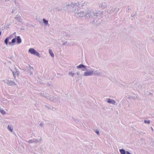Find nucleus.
I'll list each match as a JSON object with an SVG mask.
<instances>
[{
	"mask_svg": "<svg viewBox=\"0 0 154 154\" xmlns=\"http://www.w3.org/2000/svg\"><path fill=\"white\" fill-rule=\"evenodd\" d=\"M134 14H132L131 16L132 17H134Z\"/></svg>",
	"mask_w": 154,
	"mask_h": 154,
	"instance_id": "obj_49",
	"label": "nucleus"
},
{
	"mask_svg": "<svg viewBox=\"0 0 154 154\" xmlns=\"http://www.w3.org/2000/svg\"><path fill=\"white\" fill-rule=\"evenodd\" d=\"M44 149H43V148L42 147H40V150L42 151Z\"/></svg>",
	"mask_w": 154,
	"mask_h": 154,
	"instance_id": "obj_41",
	"label": "nucleus"
},
{
	"mask_svg": "<svg viewBox=\"0 0 154 154\" xmlns=\"http://www.w3.org/2000/svg\"><path fill=\"white\" fill-rule=\"evenodd\" d=\"M152 17V16L151 15V17H150L151 18Z\"/></svg>",
	"mask_w": 154,
	"mask_h": 154,
	"instance_id": "obj_51",
	"label": "nucleus"
},
{
	"mask_svg": "<svg viewBox=\"0 0 154 154\" xmlns=\"http://www.w3.org/2000/svg\"><path fill=\"white\" fill-rule=\"evenodd\" d=\"M152 93H150V92L149 93V95H152Z\"/></svg>",
	"mask_w": 154,
	"mask_h": 154,
	"instance_id": "obj_48",
	"label": "nucleus"
},
{
	"mask_svg": "<svg viewBox=\"0 0 154 154\" xmlns=\"http://www.w3.org/2000/svg\"><path fill=\"white\" fill-rule=\"evenodd\" d=\"M153 42H154V41H153Z\"/></svg>",
	"mask_w": 154,
	"mask_h": 154,
	"instance_id": "obj_55",
	"label": "nucleus"
},
{
	"mask_svg": "<svg viewBox=\"0 0 154 154\" xmlns=\"http://www.w3.org/2000/svg\"><path fill=\"white\" fill-rule=\"evenodd\" d=\"M15 33H16V32H14V34H15Z\"/></svg>",
	"mask_w": 154,
	"mask_h": 154,
	"instance_id": "obj_53",
	"label": "nucleus"
},
{
	"mask_svg": "<svg viewBox=\"0 0 154 154\" xmlns=\"http://www.w3.org/2000/svg\"><path fill=\"white\" fill-rule=\"evenodd\" d=\"M119 9H117V8H114L111 9V10L109 11L110 12H115V14H117L118 11Z\"/></svg>",
	"mask_w": 154,
	"mask_h": 154,
	"instance_id": "obj_14",
	"label": "nucleus"
},
{
	"mask_svg": "<svg viewBox=\"0 0 154 154\" xmlns=\"http://www.w3.org/2000/svg\"><path fill=\"white\" fill-rule=\"evenodd\" d=\"M34 154H37V153H34Z\"/></svg>",
	"mask_w": 154,
	"mask_h": 154,
	"instance_id": "obj_52",
	"label": "nucleus"
},
{
	"mask_svg": "<svg viewBox=\"0 0 154 154\" xmlns=\"http://www.w3.org/2000/svg\"><path fill=\"white\" fill-rule=\"evenodd\" d=\"M88 13L89 15L87 14L86 17H89V18H91L93 19H95L97 18L101 17L103 14V11H94L91 8L88 9Z\"/></svg>",
	"mask_w": 154,
	"mask_h": 154,
	"instance_id": "obj_1",
	"label": "nucleus"
},
{
	"mask_svg": "<svg viewBox=\"0 0 154 154\" xmlns=\"http://www.w3.org/2000/svg\"><path fill=\"white\" fill-rule=\"evenodd\" d=\"M88 2L87 1H82L80 3H79V7L80 8L81 7H83L85 6L88 4Z\"/></svg>",
	"mask_w": 154,
	"mask_h": 154,
	"instance_id": "obj_6",
	"label": "nucleus"
},
{
	"mask_svg": "<svg viewBox=\"0 0 154 154\" xmlns=\"http://www.w3.org/2000/svg\"><path fill=\"white\" fill-rule=\"evenodd\" d=\"M72 119L73 120H74L75 122H79V121L78 119L74 118L73 117H72Z\"/></svg>",
	"mask_w": 154,
	"mask_h": 154,
	"instance_id": "obj_32",
	"label": "nucleus"
},
{
	"mask_svg": "<svg viewBox=\"0 0 154 154\" xmlns=\"http://www.w3.org/2000/svg\"><path fill=\"white\" fill-rule=\"evenodd\" d=\"M17 43L18 44L20 43L21 42L22 40L20 36H17Z\"/></svg>",
	"mask_w": 154,
	"mask_h": 154,
	"instance_id": "obj_15",
	"label": "nucleus"
},
{
	"mask_svg": "<svg viewBox=\"0 0 154 154\" xmlns=\"http://www.w3.org/2000/svg\"><path fill=\"white\" fill-rule=\"evenodd\" d=\"M107 102L109 103H111L113 105L115 104L116 103V101L115 100L110 98H109L108 99Z\"/></svg>",
	"mask_w": 154,
	"mask_h": 154,
	"instance_id": "obj_10",
	"label": "nucleus"
},
{
	"mask_svg": "<svg viewBox=\"0 0 154 154\" xmlns=\"http://www.w3.org/2000/svg\"><path fill=\"white\" fill-rule=\"evenodd\" d=\"M68 74L72 77H73L74 73L72 72V71H69L68 73Z\"/></svg>",
	"mask_w": 154,
	"mask_h": 154,
	"instance_id": "obj_23",
	"label": "nucleus"
},
{
	"mask_svg": "<svg viewBox=\"0 0 154 154\" xmlns=\"http://www.w3.org/2000/svg\"><path fill=\"white\" fill-rule=\"evenodd\" d=\"M16 38H14L12 40L11 42H9L8 44L9 45L13 46L14 45V43H15L16 42Z\"/></svg>",
	"mask_w": 154,
	"mask_h": 154,
	"instance_id": "obj_12",
	"label": "nucleus"
},
{
	"mask_svg": "<svg viewBox=\"0 0 154 154\" xmlns=\"http://www.w3.org/2000/svg\"><path fill=\"white\" fill-rule=\"evenodd\" d=\"M27 142L29 143H34V139L29 140Z\"/></svg>",
	"mask_w": 154,
	"mask_h": 154,
	"instance_id": "obj_25",
	"label": "nucleus"
},
{
	"mask_svg": "<svg viewBox=\"0 0 154 154\" xmlns=\"http://www.w3.org/2000/svg\"><path fill=\"white\" fill-rule=\"evenodd\" d=\"M16 10V8H13L12 10L11 13L12 14H13Z\"/></svg>",
	"mask_w": 154,
	"mask_h": 154,
	"instance_id": "obj_34",
	"label": "nucleus"
},
{
	"mask_svg": "<svg viewBox=\"0 0 154 154\" xmlns=\"http://www.w3.org/2000/svg\"><path fill=\"white\" fill-rule=\"evenodd\" d=\"M8 129L11 132L13 130V127H11V126L9 125L8 127Z\"/></svg>",
	"mask_w": 154,
	"mask_h": 154,
	"instance_id": "obj_22",
	"label": "nucleus"
},
{
	"mask_svg": "<svg viewBox=\"0 0 154 154\" xmlns=\"http://www.w3.org/2000/svg\"><path fill=\"white\" fill-rule=\"evenodd\" d=\"M7 0L8 1H9L10 0Z\"/></svg>",
	"mask_w": 154,
	"mask_h": 154,
	"instance_id": "obj_54",
	"label": "nucleus"
},
{
	"mask_svg": "<svg viewBox=\"0 0 154 154\" xmlns=\"http://www.w3.org/2000/svg\"><path fill=\"white\" fill-rule=\"evenodd\" d=\"M18 70H17V69L16 70V71L15 72L16 73H17V75H18L19 74V72H18Z\"/></svg>",
	"mask_w": 154,
	"mask_h": 154,
	"instance_id": "obj_39",
	"label": "nucleus"
},
{
	"mask_svg": "<svg viewBox=\"0 0 154 154\" xmlns=\"http://www.w3.org/2000/svg\"><path fill=\"white\" fill-rule=\"evenodd\" d=\"M86 71H86L84 72V74L83 75V76H91L93 75V73L94 72V71L91 70V71H88L87 69V70Z\"/></svg>",
	"mask_w": 154,
	"mask_h": 154,
	"instance_id": "obj_5",
	"label": "nucleus"
},
{
	"mask_svg": "<svg viewBox=\"0 0 154 154\" xmlns=\"http://www.w3.org/2000/svg\"><path fill=\"white\" fill-rule=\"evenodd\" d=\"M131 10V8L130 7V6H128L127 8L126 9V11L128 12H129Z\"/></svg>",
	"mask_w": 154,
	"mask_h": 154,
	"instance_id": "obj_33",
	"label": "nucleus"
},
{
	"mask_svg": "<svg viewBox=\"0 0 154 154\" xmlns=\"http://www.w3.org/2000/svg\"><path fill=\"white\" fill-rule=\"evenodd\" d=\"M87 8V11L86 12H85V11L83 10H81V9H78V8H77V9H75L74 10V13H75V15L77 17H82L84 16L87 19H89V17H87L86 15L88 14L89 15L88 13V9Z\"/></svg>",
	"mask_w": 154,
	"mask_h": 154,
	"instance_id": "obj_3",
	"label": "nucleus"
},
{
	"mask_svg": "<svg viewBox=\"0 0 154 154\" xmlns=\"http://www.w3.org/2000/svg\"><path fill=\"white\" fill-rule=\"evenodd\" d=\"M101 74V73L100 72L98 71V70H96L94 71L93 75H95L100 76Z\"/></svg>",
	"mask_w": 154,
	"mask_h": 154,
	"instance_id": "obj_16",
	"label": "nucleus"
},
{
	"mask_svg": "<svg viewBox=\"0 0 154 154\" xmlns=\"http://www.w3.org/2000/svg\"><path fill=\"white\" fill-rule=\"evenodd\" d=\"M55 9L57 11H61L62 10L61 8L59 7H56L55 8Z\"/></svg>",
	"mask_w": 154,
	"mask_h": 154,
	"instance_id": "obj_29",
	"label": "nucleus"
},
{
	"mask_svg": "<svg viewBox=\"0 0 154 154\" xmlns=\"http://www.w3.org/2000/svg\"><path fill=\"white\" fill-rule=\"evenodd\" d=\"M46 98L47 99L51 101H54V97L53 96L51 95L50 96L46 97Z\"/></svg>",
	"mask_w": 154,
	"mask_h": 154,
	"instance_id": "obj_13",
	"label": "nucleus"
},
{
	"mask_svg": "<svg viewBox=\"0 0 154 154\" xmlns=\"http://www.w3.org/2000/svg\"><path fill=\"white\" fill-rule=\"evenodd\" d=\"M69 36V34H66V36Z\"/></svg>",
	"mask_w": 154,
	"mask_h": 154,
	"instance_id": "obj_50",
	"label": "nucleus"
},
{
	"mask_svg": "<svg viewBox=\"0 0 154 154\" xmlns=\"http://www.w3.org/2000/svg\"><path fill=\"white\" fill-rule=\"evenodd\" d=\"M28 73H30V75H32L33 74V71L32 70V69H28Z\"/></svg>",
	"mask_w": 154,
	"mask_h": 154,
	"instance_id": "obj_24",
	"label": "nucleus"
},
{
	"mask_svg": "<svg viewBox=\"0 0 154 154\" xmlns=\"http://www.w3.org/2000/svg\"><path fill=\"white\" fill-rule=\"evenodd\" d=\"M144 122L145 123L148 124H149V123H150V121L149 120H144Z\"/></svg>",
	"mask_w": 154,
	"mask_h": 154,
	"instance_id": "obj_28",
	"label": "nucleus"
},
{
	"mask_svg": "<svg viewBox=\"0 0 154 154\" xmlns=\"http://www.w3.org/2000/svg\"><path fill=\"white\" fill-rule=\"evenodd\" d=\"M66 42H63V45H64L66 44Z\"/></svg>",
	"mask_w": 154,
	"mask_h": 154,
	"instance_id": "obj_46",
	"label": "nucleus"
},
{
	"mask_svg": "<svg viewBox=\"0 0 154 154\" xmlns=\"http://www.w3.org/2000/svg\"><path fill=\"white\" fill-rule=\"evenodd\" d=\"M0 111L1 113L2 114H6V112L4 111V110H3V109H0Z\"/></svg>",
	"mask_w": 154,
	"mask_h": 154,
	"instance_id": "obj_27",
	"label": "nucleus"
},
{
	"mask_svg": "<svg viewBox=\"0 0 154 154\" xmlns=\"http://www.w3.org/2000/svg\"><path fill=\"white\" fill-rule=\"evenodd\" d=\"M40 94H41V95L43 97H45L46 98V97H47L46 96H45V94L44 92H41Z\"/></svg>",
	"mask_w": 154,
	"mask_h": 154,
	"instance_id": "obj_30",
	"label": "nucleus"
},
{
	"mask_svg": "<svg viewBox=\"0 0 154 154\" xmlns=\"http://www.w3.org/2000/svg\"><path fill=\"white\" fill-rule=\"evenodd\" d=\"M45 107H46L47 108H48V109H50V107H48V106L47 105H45Z\"/></svg>",
	"mask_w": 154,
	"mask_h": 154,
	"instance_id": "obj_44",
	"label": "nucleus"
},
{
	"mask_svg": "<svg viewBox=\"0 0 154 154\" xmlns=\"http://www.w3.org/2000/svg\"><path fill=\"white\" fill-rule=\"evenodd\" d=\"M6 80L7 81V82L6 83L9 86H12L13 85H16V84L15 83L14 81L9 80L8 79H6Z\"/></svg>",
	"mask_w": 154,
	"mask_h": 154,
	"instance_id": "obj_9",
	"label": "nucleus"
},
{
	"mask_svg": "<svg viewBox=\"0 0 154 154\" xmlns=\"http://www.w3.org/2000/svg\"><path fill=\"white\" fill-rule=\"evenodd\" d=\"M126 154H131V153L128 151H126Z\"/></svg>",
	"mask_w": 154,
	"mask_h": 154,
	"instance_id": "obj_42",
	"label": "nucleus"
},
{
	"mask_svg": "<svg viewBox=\"0 0 154 154\" xmlns=\"http://www.w3.org/2000/svg\"><path fill=\"white\" fill-rule=\"evenodd\" d=\"M13 34L10 35L8 37H7L9 39H11L12 37Z\"/></svg>",
	"mask_w": 154,
	"mask_h": 154,
	"instance_id": "obj_35",
	"label": "nucleus"
},
{
	"mask_svg": "<svg viewBox=\"0 0 154 154\" xmlns=\"http://www.w3.org/2000/svg\"><path fill=\"white\" fill-rule=\"evenodd\" d=\"M42 138L41 137H40L39 139H34V143H35L41 142L42 140Z\"/></svg>",
	"mask_w": 154,
	"mask_h": 154,
	"instance_id": "obj_17",
	"label": "nucleus"
},
{
	"mask_svg": "<svg viewBox=\"0 0 154 154\" xmlns=\"http://www.w3.org/2000/svg\"><path fill=\"white\" fill-rule=\"evenodd\" d=\"M43 23L46 25H47L48 24V20H46L45 19L43 18L42 19Z\"/></svg>",
	"mask_w": 154,
	"mask_h": 154,
	"instance_id": "obj_20",
	"label": "nucleus"
},
{
	"mask_svg": "<svg viewBox=\"0 0 154 154\" xmlns=\"http://www.w3.org/2000/svg\"><path fill=\"white\" fill-rule=\"evenodd\" d=\"M57 101H59V102H60L59 99V98L58 97L55 98H54V100L53 102H55Z\"/></svg>",
	"mask_w": 154,
	"mask_h": 154,
	"instance_id": "obj_31",
	"label": "nucleus"
},
{
	"mask_svg": "<svg viewBox=\"0 0 154 154\" xmlns=\"http://www.w3.org/2000/svg\"><path fill=\"white\" fill-rule=\"evenodd\" d=\"M10 69L12 72L13 76L14 77V79H15L16 78V76H15V74L16 73L14 72V71L13 70H12L10 68Z\"/></svg>",
	"mask_w": 154,
	"mask_h": 154,
	"instance_id": "obj_26",
	"label": "nucleus"
},
{
	"mask_svg": "<svg viewBox=\"0 0 154 154\" xmlns=\"http://www.w3.org/2000/svg\"><path fill=\"white\" fill-rule=\"evenodd\" d=\"M9 39L8 37H7L4 40V43L6 45H7L8 43Z\"/></svg>",
	"mask_w": 154,
	"mask_h": 154,
	"instance_id": "obj_21",
	"label": "nucleus"
},
{
	"mask_svg": "<svg viewBox=\"0 0 154 154\" xmlns=\"http://www.w3.org/2000/svg\"><path fill=\"white\" fill-rule=\"evenodd\" d=\"M29 66V69H32V70H33V67L29 65H28Z\"/></svg>",
	"mask_w": 154,
	"mask_h": 154,
	"instance_id": "obj_38",
	"label": "nucleus"
},
{
	"mask_svg": "<svg viewBox=\"0 0 154 154\" xmlns=\"http://www.w3.org/2000/svg\"><path fill=\"white\" fill-rule=\"evenodd\" d=\"M15 19L17 20V21L19 22H21V17L18 15H16V17L15 18Z\"/></svg>",
	"mask_w": 154,
	"mask_h": 154,
	"instance_id": "obj_11",
	"label": "nucleus"
},
{
	"mask_svg": "<svg viewBox=\"0 0 154 154\" xmlns=\"http://www.w3.org/2000/svg\"><path fill=\"white\" fill-rule=\"evenodd\" d=\"M119 152L121 154H125L126 151L124 149H119Z\"/></svg>",
	"mask_w": 154,
	"mask_h": 154,
	"instance_id": "obj_18",
	"label": "nucleus"
},
{
	"mask_svg": "<svg viewBox=\"0 0 154 154\" xmlns=\"http://www.w3.org/2000/svg\"><path fill=\"white\" fill-rule=\"evenodd\" d=\"M86 67V66H85V65L81 64L77 66V69H82V71H85L87 70Z\"/></svg>",
	"mask_w": 154,
	"mask_h": 154,
	"instance_id": "obj_8",
	"label": "nucleus"
},
{
	"mask_svg": "<svg viewBox=\"0 0 154 154\" xmlns=\"http://www.w3.org/2000/svg\"><path fill=\"white\" fill-rule=\"evenodd\" d=\"M128 98L130 99V98H132V96L128 95Z\"/></svg>",
	"mask_w": 154,
	"mask_h": 154,
	"instance_id": "obj_40",
	"label": "nucleus"
},
{
	"mask_svg": "<svg viewBox=\"0 0 154 154\" xmlns=\"http://www.w3.org/2000/svg\"><path fill=\"white\" fill-rule=\"evenodd\" d=\"M49 52L50 55L52 57H54V54L52 52V51L51 49H49Z\"/></svg>",
	"mask_w": 154,
	"mask_h": 154,
	"instance_id": "obj_19",
	"label": "nucleus"
},
{
	"mask_svg": "<svg viewBox=\"0 0 154 154\" xmlns=\"http://www.w3.org/2000/svg\"><path fill=\"white\" fill-rule=\"evenodd\" d=\"M151 130H152V131H154V130H153V128L152 127H151Z\"/></svg>",
	"mask_w": 154,
	"mask_h": 154,
	"instance_id": "obj_47",
	"label": "nucleus"
},
{
	"mask_svg": "<svg viewBox=\"0 0 154 154\" xmlns=\"http://www.w3.org/2000/svg\"><path fill=\"white\" fill-rule=\"evenodd\" d=\"M107 6V4L104 2L100 3L99 4V7L103 9H105Z\"/></svg>",
	"mask_w": 154,
	"mask_h": 154,
	"instance_id": "obj_7",
	"label": "nucleus"
},
{
	"mask_svg": "<svg viewBox=\"0 0 154 154\" xmlns=\"http://www.w3.org/2000/svg\"><path fill=\"white\" fill-rule=\"evenodd\" d=\"M14 68L16 70V69H17V68L15 67V66L14 65Z\"/></svg>",
	"mask_w": 154,
	"mask_h": 154,
	"instance_id": "obj_45",
	"label": "nucleus"
},
{
	"mask_svg": "<svg viewBox=\"0 0 154 154\" xmlns=\"http://www.w3.org/2000/svg\"><path fill=\"white\" fill-rule=\"evenodd\" d=\"M76 74L78 75H79L80 74V72L79 71H78L77 72Z\"/></svg>",
	"mask_w": 154,
	"mask_h": 154,
	"instance_id": "obj_43",
	"label": "nucleus"
},
{
	"mask_svg": "<svg viewBox=\"0 0 154 154\" xmlns=\"http://www.w3.org/2000/svg\"><path fill=\"white\" fill-rule=\"evenodd\" d=\"M63 8L65 10H72L74 12V9L79 7V2H72L69 4L66 3L63 4Z\"/></svg>",
	"mask_w": 154,
	"mask_h": 154,
	"instance_id": "obj_2",
	"label": "nucleus"
},
{
	"mask_svg": "<svg viewBox=\"0 0 154 154\" xmlns=\"http://www.w3.org/2000/svg\"><path fill=\"white\" fill-rule=\"evenodd\" d=\"M95 132L97 134V135H100L99 131V130H95Z\"/></svg>",
	"mask_w": 154,
	"mask_h": 154,
	"instance_id": "obj_36",
	"label": "nucleus"
},
{
	"mask_svg": "<svg viewBox=\"0 0 154 154\" xmlns=\"http://www.w3.org/2000/svg\"><path fill=\"white\" fill-rule=\"evenodd\" d=\"M39 125L41 127H43L44 126L43 123L42 122H41L39 124Z\"/></svg>",
	"mask_w": 154,
	"mask_h": 154,
	"instance_id": "obj_37",
	"label": "nucleus"
},
{
	"mask_svg": "<svg viewBox=\"0 0 154 154\" xmlns=\"http://www.w3.org/2000/svg\"><path fill=\"white\" fill-rule=\"evenodd\" d=\"M28 52L31 54L35 55L38 57H40L39 53L33 48H29L28 50Z\"/></svg>",
	"mask_w": 154,
	"mask_h": 154,
	"instance_id": "obj_4",
	"label": "nucleus"
}]
</instances>
